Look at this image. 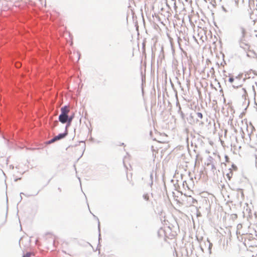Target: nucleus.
Instances as JSON below:
<instances>
[{
    "instance_id": "1",
    "label": "nucleus",
    "mask_w": 257,
    "mask_h": 257,
    "mask_svg": "<svg viewBox=\"0 0 257 257\" xmlns=\"http://www.w3.org/2000/svg\"><path fill=\"white\" fill-rule=\"evenodd\" d=\"M239 29L241 33V36L238 39V43L239 47L242 48L245 52H247L249 51L250 45L248 43H247V41L245 39L246 32L245 29L242 27H240Z\"/></svg>"
},
{
    "instance_id": "2",
    "label": "nucleus",
    "mask_w": 257,
    "mask_h": 257,
    "mask_svg": "<svg viewBox=\"0 0 257 257\" xmlns=\"http://www.w3.org/2000/svg\"><path fill=\"white\" fill-rule=\"evenodd\" d=\"M68 118V115L59 114L58 117L59 121L63 124L66 123Z\"/></svg>"
},
{
    "instance_id": "3",
    "label": "nucleus",
    "mask_w": 257,
    "mask_h": 257,
    "mask_svg": "<svg viewBox=\"0 0 257 257\" xmlns=\"http://www.w3.org/2000/svg\"><path fill=\"white\" fill-rule=\"evenodd\" d=\"M195 114L197 116V118H196V123H198L199 124V125H200V124L201 125H203L204 124V122L200 121V119H202L203 118V114L201 112H195Z\"/></svg>"
},
{
    "instance_id": "4",
    "label": "nucleus",
    "mask_w": 257,
    "mask_h": 257,
    "mask_svg": "<svg viewBox=\"0 0 257 257\" xmlns=\"http://www.w3.org/2000/svg\"><path fill=\"white\" fill-rule=\"evenodd\" d=\"M61 113L60 114L68 115V113L70 111L67 105H64L61 108Z\"/></svg>"
},
{
    "instance_id": "5",
    "label": "nucleus",
    "mask_w": 257,
    "mask_h": 257,
    "mask_svg": "<svg viewBox=\"0 0 257 257\" xmlns=\"http://www.w3.org/2000/svg\"><path fill=\"white\" fill-rule=\"evenodd\" d=\"M68 135L67 131H65L63 133H60L57 136H55L57 141L62 140L65 138Z\"/></svg>"
},
{
    "instance_id": "6",
    "label": "nucleus",
    "mask_w": 257,
    "mask_h": 257,
    "mask_svg": "<svg viewBox=\"0 0 257 257\" xmlns=\"http://www.w3.org/2000/svg\"><path fill=\"white\" fill-rule=\"evenodd\" d=\"M213 159V158L211 157H209V158H208V161H210V162L208 163L207 164V166H211V170L213 171V172L214 173V170H216V168L214 166V164H213L212 163H211V160Z\"/></svg>"
},
{
    "instance_id": "7",
    "label": "nucleus",
    "mask_w": 257,
    "mask_h": 257,
    "mask_svg": "<svg viewBox=\"0 0 257 257\" xmlns=\"http://www.w3.org/2000/svg\"><path fill=\"white\" fill-rule=\"evenodd\" d=\"M74 116H75V113L74 112L72 113V114L70 115V116L68 115V120L69 122H72V121L73 119Z\"/></svg>"
},
{
    "instance_id": "8",
    "label": "nucleus",
    "mask_w": 257,
    "mask_h": 257,
    "mask_svg": "<svg viewBox=\"0 0 257 257\" xmlns=\"http://www.w3.org/2000/svg\"><path fill=\"white\" fill-rule=\"evenodd\" d=\"M97 220H98V231H99V236H98V240L99 241L100 239V222L99 221V220L98 219V218H97ZM100 242H99L98 243V244H99Z\"/></svg>"
},
{
    "instance_id": "9",
    "label": "nucleus",
    "mask_w": 257,
    "mask_h": 257,
    "mask_svg": "<svg viewBox=\"0 0 257 257\" xmlns=\"http://www.w3.org/2000/svg\"><path fill=\"white\" fill-rule=\"evenodd\" d=\"M143 198H144V200H145L147 201H149V195L148 193L144 194L143 195Z\"/></svg>"
},
{
    "instance_id": "10",
    "label": "nucleus",
    "mask_w": 257,
    "mask_h": 257,
    "mask_svg": "<svg viewBox=\"0 0 257 257\" xmlns=\"http://www.w3.org/2000/svg\"><path fill=\"white\" fill-rule=\"evenodd\" d=\"M56 141H57V140L56 139L55 137H54V138H53L52 139H51V140L48 141L47 143L48 144H52Z\"/></svg>"
},
{
    "instance_id": "11",
    "label": "nucleus",
    "mask_w": 257,
    "mask_h": 257,
    "mask_svg": "<svg viewBox=\"0 0 257 257\" xmlns=\"http://www.w3.org/2000/svg\"><path fill=\"white\" fill-rule=\"evenodd\" d=\"M226 177L230 180L232 176V171H230L229 173L226 174Z\"/></svg>"
},
{
    "instance_id": "12",
    "label": "nucleus",
    "mask_w": 257,
    "mask_h": 257,
    "mask_svg": "<svg viewBox=\"0 0 257 257\" xmlns=\"http://www.w3.org/2000/svg\"><path fill=\"white\" fill-rule=\"evenodd\" d=\"M71 122H69V121H67L66 122V125L65 126V131H67V133L68 134V127L70 126L71 125Z\"/></svg>"
},
{
    "instance_id": "13",
    "label": "nucleus",
    "mask_w": 257,
    "mask_h": 257,
    "mask_svg": "<svg viewBox=\"0 0 257 257\" xmlns=\"http://www.w3.org/2000/svg\"><path fill=\"white\" fill-rule=\"evenodd\" d=\"M176 106L178 107V112L179 113H180L181 111H182L181 110V106L179 103V102H177L176 103Z\"/></svg>"
},
{
    "instance_id": "14",
    "label": "nucleus",
    "mask_w": 257,
    "mask_h": 257,
    "mask_svg": "<svg viewBox=\"0 0 257 257\" xmlns=\"http://www.w3.org/2000/svg\"><path fill=\"white\" fill-rule=\"evenodd\" d=\"M31 254V252H27L26 254H24L22 257H30Z\"/></svg>"
},
{
    "instance_id": "15",
    "label": "nucleus",
    "mask_w": 257,
    "mask_h": 257,
    "mask_svg": "<svg viewBox=\"0 0 257 257\" xmlns=\"http://www.w3.org/2000/svg\"><path fill=\"white\" fill-rule=\"evenodd\" d=\"M234 80V78H233V76H230L229 79H228V81L230 82V83H232L233 82Z\"/></svg>"
},
{
    "instance_id": "16",
    "label": "nucleus",
    "mask_w": 257,
    "mask_h": 257,
    "mask_svg": "<svg viewBox=\"0 0 257 257\" xmlns=\"http://www.w3.org/2000/svg\"><path fill=\"white\" fill-rule=\"evenodd\" d=\"M242 91L243 92V94H242V96H245V95L247 94V92L245 88H243L242 89Z\"/></svg>"
},
{
    "instance_id": "17",
    "label": "nucleus",
    "mask_w": 257,
    "mask_h": 257,
    "mask_svg": "<svg viewBox=\"0 0 257 257\" xmlns=\"http://www.w3.org/2000/svg\"><path fill=\"white\" fill-rule=\"evenodd\" d=\"M246 212H247L248 213V216L250 217L251 214H250L251 213V209H246Z\"/></svg>"
},
{
    "instance_id": "18",
    "label": "nucleus",
    "mask_w": 257,
    "mask_h": 257,
    "mask_svg": "<svg viewBox=\"0 0 257 257\" xmlns=\"http://www.w3.org/2000/svg\"><path fill=\"white\" fill-rule=\"evenodd\" d=\"M150 178L151 179V182L150 183V185L151 186L153 185V181H152V179H153V173H151V174H150Z\"/></svg>"
},
{
    "instance_id": "19",
    "label": "nucleus",
    "mask_w": 257,
    "mask_h": 257,
    "mask_svg": "<svg viewBox=\"0 0 257 257\" xmlns=\"http://www.w3.org/2000/svg\"><path fill=\"white\" fill-rule=\"evenodd\" d=\"M180 114L181 115V118L182 119H184L185 117V114H184V113L182 111H181Z\"/></svg>"
},
{
    "instance_id": "20",
    "label": "nucleus",
    "mask_w": 257,
    "mask_h": 257,
    "mask_svg": "<svg viewBox=\"0 0 257 257\" xmlns=\"http://www.w3.org/2000/svg\"><path fill=\"white\" fill-rule=\"evenodd\" d=\"M221 8L224 12L226 13L228 12V11L226 9L224 6H222Z\"/></svg>"
},
{
    "instance_id": "21",
    "label": "nucleus",
    "mask_w": 257,
    "mask_h": 257,
    "mask_svg": "<svg viewBox=\"0 0 257 257\" xmlns=\"http://www.w3.org/2000/svg\"><path fill=\"white\" fill-rule=\"evenodd\" d=\"M241 86V85H235V84L232 85V87H233L234 88H238L239 87H240Z\"/></svg>"
},
{
    "instance_id": "22",
    "label": "nucleus",
    "mask_w": 257,
    "mask_h": 257,
    "mask_svg": "<svg viewBox=\"0 0 257 257\" xmlns=\"http://www.w3.org/2000/svg\"><path fill=\"white\" fill-rule=\"evenodd\" d=\"M232 168L234 170H237V167L236 165H235L234 164H232Z\"/></svg>"
},
{
    "instance_id": "23",
    "label": "nucleus",
    "mask_w": 257,
    "mask_h": 257,
    "mask_svg": "<svg viewBox=\"0 0 257 257\" xmlns=\"http://www.w3.org/2000/svg\"><path fill=\"white\" fill-rule=\"evenodd\" d=\"M172 1L174 2V4L175 9L177 8V6L176 5V1L175 0H172Z\"/></svg>"
},
{
    "instance_id": "24",
    "label": "nucleus",
    "mask_w": 257,
    "mask_h": 257,
    "mask_svg": "<svg viewBox=\"0 0 257 257\" xmlns=\"http://www.w3.org/2000/svg\"><path fill=\"white\" fill-rule=\"evenodd\" d=\"M255 166L257 168V156H255Z\"/></svg>"
},
{
    "instance_id": "25",
    "label": "nucleus",
    "mask_w": 257,
    "mask_h": 257,
    "mask_svg": "<svg viewBox=\"0 0 257 257\" xmlns=\"http://www.w3.org/2000/svg\"><path fill=\"white\" fill-rule=\"evenodd\" d=\"M20 179H21V178L15 179V182H16V181H17L18 180H20Z\"/></svg>"
},
{
    "instance_id": "26",
    "label": "nucleus",
    "mask_w": 257,
    "mask_h": 257,
    "mask_svg": "<svg viewBox=\"0 0 257 257\" xmlns=\"http://www.w3.org/2000/svg\"><path fill=\"white\" fill-rule=\"evenodd\" d=\"M23 194L24 193H20L21 200L22 199V196H21V194Z\"/></svg>"
},
{
    "instance_id": "27",
    "label": "nucleus",
    "mask_w": 257,
    "mask_h": 257,
    "mask_svg": "<svg viewBox=\"0 0 257 257\" xmlns=\"http://www.w3.org/2000/svg\"><path fill=\"white\" fill-rule=\"evenodd\" d=\"M58 189L60 192H61V189L59 187Z\"/></svg>"
},
{
    "instance_id": "28",
    "label": "nucleus",
    "mask_w": 257,
    "mask_h": 257,
    "mask_svg": "<svg viewBox=\"0 0 257 257\" xmlns=\"http://www.w3.org/2000/svg\"><path fill=\"white\" fill-rule=\"evenodd\" d=\"M246 56L248 57H250V56L249 55V54L248 53L246 54Z\"/></svg>"
},
{
    "instance_id": "29",
    "label": "nucleus",
    "mask_w": 257,
    "mask_h": 257,
    "mask_svg": "<svg viewBox=\"0 0 257 257\" xmlns=\"http://www.w3.org/2000/svg\"><path fill=\"white\" fill-rule=\"evenodd\" d=\"M236 79H239V76H237L236 77Z\"/></svg>"
},
{
    "instance_id": "30",
    "label": "nucleus",
    "mask_w": 257,
    "mask_h": 257,
    "mask_svg": "<svg viewBox=\"0 0 257 257\" xmlns=\"http://www.w3.org/2000/svg\"><path fill=\"white\" fill-rule=\"evenodd\" d=\"M225 158L227 159V158H228V157L227 156H225Z\"/></svg>"
},
{
    "instance_id": "31",
    "label": "nucleus",
    "mask_w": 257,
    "mask_h": 257,
    "mask_svg": "<svg viewBox=\"0 0 257 257\" xmlns=\"http://www.w3.org/2000/svg\"><path fill=\"white\" fill-rule=\"evenodd\" d=\"M243 214H244V215H245V212L244 211H243Z\"/></svg>"
},
{
    "instance_id": "32",
    "label": "nucleus",
    "mask_w": 257,
    "mask_h": 257,
    "mask_svg": "<svg viewBox=\"0 0 257 257\" xmlns=\"http://www.w3.org/2000/svg\"><path fill=\"white\" fill-rule=\"evenodd\" d=\"M220 92H222V89H221V90H220Z\"/></svg>"
},
{
    "instance_id": "33",
    "label": "nucleus",
    "mask_w": 257,
    "mask_h": 257,
    "mask_svg": "<svg viewBox=\"0 0 257 257\" xmlns=\"http://www.w3.org/2000/svg\"><path fill=\"white\" fill-rule=\"evenodd\" d=\"M256 36L257 37V34L256 35Z\"/></svg>"
}]
</instances>
